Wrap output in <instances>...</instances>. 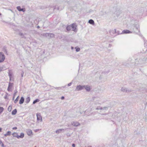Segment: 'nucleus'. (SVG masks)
Wrapping results in <instances>:
<instances>
[{"label": "nucleus", "mask_w": 147, "mask_h": 147, "mask_svg": "<svg viewBox=\"0 0 147 147\" xmlns=\"http://www.w3.org/2000/svg\"><path fill=\"white\" fill-rule=\"evenodd\" d=\"M100 107H97L96 109V110H100Z\"/></svg>", "instance_id": "42"}, {"label": "nucleus", "mask_w": 147, "mask_h": 147, "mask_svg": "<svg viewBox=\"0 0 147 147\" xmlns=\"http://www.w3.org/2000/svg\"><path fill=\"white\" fill-rule=\"evenodd\" d=\"M19 34L20 36H22V37H24V35L23 33H22L21 32H20L19 33Z\"/></svg>", "instance_id": "36"}, {"label": "nucleus", "mask_w": 147, "mask_h": 147, "mask_svg": "<svg viewBox=\"0 0 147 147\" xmlns=\"http://www.w3.org/2000/svg\"><path fill=\"white\" fill-rule=\"evenodd\" d=\"M132 33V32H131V31L126 30H124L122 32V34H127V33Z\"/></svg>", "instance_id": "12"}, {"label": "nucleus", "mask_w": 147, "mask_h": 147, "mask_svg": "<svg viewBox=\"0 0 147 147\" xmlns=\"http://www.w3.org/2000/svg\"><path fill=\"white\" fill-rule=\"evenodd\" d=\"M133 61L131 59H129L126 62H123L122 63V65L127 67H129L131 66L134 64Z\"/></svg>", "instance_id": "2"}, {"label": "nucleus", "mask_w": 147, "mask_h": 147, "mask_svg": "<svg viewBox=\"0 0 147 147\" xmlns=\"http://www.w3.org/2000/svg\"><path fill=\"white\" fill-rule=\"evenodd\" d=\"M16 92H15V93H14V95H13L14 96H13V99L14 98V96H15V95L16 93Z\"/></svg>", "instance_id": "45"}, {"label": "nucleus", "mask_w": 147, "mask_h": 147, "mask_svg": "<svg viewBox=\"0 0 147 147\" xmlns=\"http://www.w3.org/2000/svg\"><path fill=\"white\" fill-rule=\"evenodd\" d=\"M26 132L27 135L28 136H30V135L32 133V131L30 129H28L26 131Z\"/></svg>", "instance_id": "14"}, {"label": "nucleus", "mask_w": 147, "mask_h": 147, "mask_svg": "<svg viewBox=\"0 0 147 147\" xmlns=\"http://www.w3.org/2000/svg\"><path fill=\"white\" fill-rule=\"evenodd\" d=\"M5 57L2 52H0V63L3 62L5 60Z\"/></svg>", "instance_id": "3"}, {"label": "nucleus", "mask_w": 147, "mask_h": 147, "mask_svg": "<svg viewBox=\"0 0 147 147\" xmlns=\"http://www.w3.org/2000/svg\"><path fill=\"white\" fill-rule=\"evenodd\" d=\"M19 96H18L14 101L15 103H16L18 101Z\"/></svg>", "instance_id": "29"}, {"label": "nucleus", "mask_w": 147, "mask_h": 147, "mask_svg": "<svg viewBox=\"0 0 147 147\" xmlns=\"http://www.w3.org/2000/svg\"><path fill=\"white\" fill-rule=\"evenodd\" d=\"M3 109H4L3 107H0V114L3 111Z\"/></svg>", "instance_id": "33"}, {"label": "nucleus", "mask_w": 147, "mask_h": 147, "mask_svg": "<svg viewBox=\"0 0 147 147\" xmlns=\"http://www.w3.org/2000/svg\"><path fill=\"white\" fill-rule=\"evenodd\" d=\"M64 99V96H62L61 97V99L63 100Z\"/></svg>", "instance_id": "44"}, {"label": "nucleus", "mask_w": 147, "mask_h": 147, "mask_svg": "<svg viewBox=\"0 0 147 147\" xmlns=\"http://www.w3.org/2000/svg\"><path fill=\"white\" fill-rule=\"evenodd\" d=\"M0 144H1V146H2V147H3L4 144L1 140H0Z\"/></svg>", "instance_id": "35"}, {"label": "nucleus", "mask_w": 147, "mask_h": 147, "mask_svg": "<svg viewBox=\"0 0 147 147\" xmlns=\"http://www.w3.org/2000/svg\"><path fill=\"white\" fill-rule=\"evenodd\" d=\"M75 49H76V52H78L80 51V49L79 47L77 48L76 47Z\"/></svg>", "instance_id": "34"}, {"label": "nucleus", "mask_w": 147, "mask_h": 147, "mask_svg": "<svg viewBox=\"0 0 147 147\" xmlns=\"http://www.w3.org/2000/svg\"><path fill=\"white\" fill-rule=\"evenodd\" d=\"M11 110H12V106L10 105L8 107V111L9 112H10L11 111Z\"/></svg>", "instance_id": "26"}, {"label": "nucleus", "mask_w": 147, "mask_h": 147, "mask_svg": "<svg viewBox=\"0 0 147 147\" xmlns=\"http://www.w3.org/2000/svg\"><path fill=\"white\" fill-rule=\"evenodd\" d=\"M121 90L123 92H129L131 91V90H127V88L124 87H122L121 88Z\"/></svg>", "instance_id": "11"}, {"label": "nucleus", "mask_w": 147, "mask_h": 147, "mask_svg": "<svg viewBox=\"0 0 147 147\" xmlns=\"http://www.w3.org/2000/svg\"><path fill=\"white\" fill-rule=\"evenodd\" d=\"M117 11V10L115 12V14L117 15V16H118L120 13V12L119 11V10H118V11Z\"/></svg>", "instance_id": "32"}, {"label": "nucleus", "mask_w": 147, "mask_h": 147, "mask_svg": "<svg viewBox=\"0 0 147 147\" xmlns=\"http://www.w3.org/2000/svg\"><path fill=\"white\" fill-rule=\"evenodd\" d=\"M98 104H101V103H98Z\"/></svg>", "instance_id": "52"}, {"label": "nucleus", "mask_w": 147, "mask_h": 147, "mask_svg": "<svg viewBox=\"0 0 147 147\" xmlns=\"http://www.w3.org/2000/svg\"><path fill=\"white\" fill-rule=\"evenodd\" d=\"M17 112V110L16 109H15L14 110H13L11 113L12 115H15L16 114Z\"/></svg>", "instance_id": "20"}, {"label": "nucleus", "mask_w": 147, "mask_h": 147, "mask_svg": "<svg viewBox=\"0 0 147 147\" xmlns=\"http://www.w3.org/2000/svg\"><path fill=\"white\" fill-rule=\"evenodd\" d=\"M49 33H44L43 34V36H49Z\"/></svg>", "instance_id": "30"}, {"label": "nucleus", "mask_w": 147, "mask_h": 147, "mask_svg": "<svg viewBox=\"0 0 147 147\" xmlns=\"http://www.w3.org/2000/svg\"><path fill=\"white\" fill-rule=\"evenodd\" d=\"M71 28H72V30L74 32H76V24H73L71 25Z\"/></svg>", "instance_id": "7"}, {"label": "nucleus", "mask_w": 147, "mask_h": 147, "mask_svg": "<svg viewBox=\"0 0 147 147\" xmlns=\"http://www.w3.org/2000/svg\"><path fill=\"white\" fill-rule=\"evenodd\" d=\"M34 147H36V146H35Z\"/></svg>", "instance_id": "53"}, {"label": "nucleus", "mask_w": 147, "mask_h": 147, "mask_svg": "<svg viewBox=\"0 0 147 147\" xmlns=\"http://www.w3.org/2000/svg\"><path fill=\"white\" fill-rule=\"evenodd\" d=\"M13 84L12 83H10V82L9 83V85H8V87H9L10 88H11L13 86Z\"/></svg>", "instance_id": "27"}, {"label": "nucleus", "mask_w": 147, "mask_h": 147, "mask_svg": "<svg viewBox=\"0 0 147 147\" xmlns=\"http://www.w3.org/2000/svg\"><path fill=\"white\" fill-rule=\"evenodd\" d=\"M11 133V132L10 131H8L6 133V134H4V136H10V135Z\"/></svg>", "instance_id": "23"}, {"label": "nucleus", "mask_w": 147, "mask_h": 147, "mask_svg": "<svg viewBox=\"0 0 147 147\" xmlns=\"http://www.w3.org/2000/svg\"><path fill=\"white\" fill-rule=\"evenodd\" d=\"M39 100L38 99H37L33 101V104H35L36 103L38 102L39 101Z\"/></svg>", "instance_id": "28"}, {"label": "nucleus", "mask_w": 147, "mask_h": 147, "mask_svg": "<svg viewBox=\"0 0 147 147\" xmlns=\"http://www.w3.org/2000/svg\"><path fill=\"white\" fill-rule=\"evenodd\" d=\"M17 127H13V128H12V129H17Z\"/></svg>", "instance_id": "40"}, {"label": "nucleus", "mask_w": 147, "mask_h": 147, "mask_svg": "<svg viewBox=\"0 0 147 147\" xmlns=\"http://www.w3.org/2000/svg\"><path fill=\"white\" fill-rule=\"evenodd\" d=\"M12 73L11 72V70H9V72H8V75L9 77L10 78V80H11V77L12 76Z\"/></svg>", "instance_id": "17"}, {"label": "nucleus", "mask_w": 147, "mask_h": 147, "mask_svg": "<svg viewBox=\"0 0 147 147\" xmlns=\"http://www.w3.org/2000/svg\"><path fill=\"white\" fill-rule=\"evenodd\" d=\"M12 135L13 137H16L18 138V135L17 133L14 132L12 134Z\"/></svg>", "instance_id": "22"}, {"label": "nucleus", "mask_w": 147, "mask_h": 147, "mask_svg": "<svg viewBox=\"0 0 147 147\" xmlns=\"http://www.w3.org/2000/svg\"><path fill=\"white\" fill-rule=\"evenodd\" d=\"M141 59H140L139 60V61L140 62L139 63H144V62H141Z\"/></svg>", "instance_id": "38"}, {"label": "nucleus", "mask_w": 147, "mask_h": 147, "mask_svg": "<svg viewBox=\"0 0 147 147\" xmlns=\"http://www.w3.org/2000/svg\"><path fill=\"white\" fill-rule=\"evenodd\" d=\"M49 34L50 35L49 36H50V37L52 38L54 37L55 35L54 34L52 33Z\"/></svg>", "instance_id": "31"}, {"label": "nucleus", "mask_w": 147, "mask_h": 147, "mask_svg": "<svg viewBox=\"0 0 147 147\" xmlns=\"http://www.w3.org/2000/svg\"><path fill=\"white\" fill-rule=\"evenodd\" d=\"M5 52H6V53H7V51L6 50V49H5Z\"/></svg>", "instance_id": "47"}, {"label": "nucleus", "mask_w": 147, "mask_h": 147, "mask_svg": "<svg viewBox=\"0 0 147 147\" xmlns=\"http://www.w3.org/2000/svg\"><path fill=\"white\" fill-rule=\"evenodd\" d=\"M24 98L23 96L21 97L19 101V104H22L24 102Z\"/></svg>", "instance_id": "13"}, {"label": "nucleus", "mask_w": 147, "mask_h": 147, "mask_svg": "<svg viewBox=\"0 0 147 147\" xmlns=\"http://www.w3.org/2000/svg\"><path fill=\"white\" fill-rule=\"evenodd\" d=\"M88 23L92 25H94V22L93 20L92 19L88 21Z\"/></svg>", "instance_id": "21"}, {"label": "nucleus", "mask_w": 147, "mask_h": 147, "mask_svg": "<svg viewBox=\"0 0 147 147\" xmlns=\"http://www.w3.org/2000/svg\"><path fill=\"white\" fill-rule=\"evenodd\" d=\"M71 84H72V83H71V82H70V83H69V84H68L67 85H68V86H71Z\"/></svg>", "instance_id": "37"}, {"label": "nucleus", "mask_w": 147, "mask_h": 147, "mask_svg": "<svg viewBox=\"0 0 147 147\" xmlns=\"http://www.w3.org/2000/svg\"><path fill=\"white\" fill-rule=\"evenodd\" d=\"M84 88H85L87 91H89L91 90V88L90 86L88 85H84Z\"/></svg>", "instance_id": "8"}, {"label": "nucleus", "mask_w": 147, "mask_h": 147, "mask_svg": "<svg viewBox=\"0 0 147 147\" xmlns=\"http://www.w3.org/2000/svg\"><path fill=\"white\" fill-rule=\"evenodd\" d=\"M9 10L10 11L12 12H13V11L11 9H9Z\"/></svg>", "instance_id": "46"}, {"label": "nucleus", "mask_w": 147, "mask_h": 147, "mask_svg": "<svg viewBox=\"0 0 147 147\" xmlns=\"http://www.w3.org/2000/svg\"><path fill=\"white\" fill-rule=\"evenodd\" d=\"M17 9L18 10V11H22L24 12L25 11L24 10V9L23 8H21V7L20 6H18L17 7Z\"/></svg>", "instance_id": "16"}, {"label": "nucleus", "mask_w": 147, "mask_h": 147, "mask_svg": "<svg viewBox=\"0 0 147 147\" xmlns=\"http://www.w3.org/2000/svg\"><path fill=\"white\" fill-rule=\"evenodd\" d=\"M1 14L0 13V16L1 15Z\"/></svg>", "instance_id": "51"}, {"label": "nucleus", "mask_w": 147, "mask_h": 147, "mask_svg": "<svg viewBox=\"0 0 147 147\" xmlns=\"http://www.w3.org/2000/svg\"><path fill=\"white\" fill-rule=\"evenodd\" d=\"M71 49H74V47H71Z\"/></svg>", "instance_id": "50"}, {"label": "nucleus", "mask_w": 147, "mask_h": 147, "mask_svg": "<svg viewBox=\"0 0 147 147\" xmlns=\"http://www.w3.org/2000/svg\"><path fill=\"white\" fill-rule=\"evenodd\" d=\"M24 74V72H22L21 74V76L22 77L23 76Z\"/></svg>", "instance_id": "39"}, {"label": "nucleus", "mask_w": 147, "mask_h": 147, "mask_svg": "<svg viewBox=\"0 0 147 147\" xmlns=\"http://www.w3.org/2000/svg\"><path fill=\"white\" fill-rule=\"evenodd\" d=\"M37 28H40V26H37Z\"/></svg>", "instance_id": "49"}, {"label": "nucleus", "mask_w": 147, "mask_h": 147, "mask_svg": "<svg viewBox=\"0 0 147 147\" xmlns=\"http://www.w3.org/2000/svg\"><path fill=\"white\" fill-rule=\"evenodd\" d=\"M1 130H2V128H1L0 127V132L1 131Z\"/></svg>", "instance_id": "48"}, {"label": "nucleus", "mask_w": 147, "mask_h": 147, "mask_svg": "<svg viewBox=\"0 0 147 147\" xmlns=\"http://www.w3.org/2000/svg\"><path fill=\"white\" fill-rule=\"evenodd\" d=\"M84 88V85H78L77 86L75 90L76 91H79L83 90Z\"/></svg>", "instance_id": "4"}, {"label": "nucleus", "mask_w": 147, "mask_h": 147, "mask_svg": "<svg viewBox=\"0 0 147 147\" xmlns=\"http://www.w3.org/2000/svg\"><path fill=\"white\" fill-rule=\"evenodd\" d=\"M131 30H133V32L137 34L139 32V25L138 24H134L131 27Z\"/></svg>", "instance_id": "1"}, {"label": "nucleus", "mask_w": 147, "mask_h": 147, "mask_svg": "<svg viewBox=\"0 0 147 147\" xmlns=\"http://www.w3.org/2000/svg\"><path fill=\"white\" fill-rule=\"evenodd\" d=\"M71 26H67L66 27V30L67 31H69L71 30Z\"/></svg>", "instance_id": "25"}, {"label": "nucleus", "mask_w": 147, "mask_h": 147, "mask_svg": "<svg viewBox=\"0 0 147 147\" xmlns=\"http://www.w3.org/2000/svg\"><path fill=\"white\" fill-rule=\"evenodd\" d=\"M66 129H67L66 128H65V129H59L57 130L55 132L56 134H59L60 133H61L62 132H63L64 130H66Z\"/></svg>", "instance_id": "9"}, {"label": "nucleus", "mask_w": 147, "mask_h": 147, "mask_svg": "<svg viewBox=\"0 0 147 147\" xmlns=\"http://www.w3.org/2000/svg\"><path fill=\"white\" fill-rule=\"evenodd\" d=\"M92 100L95 101H100L102 100V98L98 97H92Z\"/></svg>", "instance_id": "6"}, {"label": "nucleus", "mask_w": 147, "mask_h": 147, "mask_svg": "<svg viewBox=\"0 0 147 147\" xmlns=\"http://www.w3.org/2000/svg\"><path fill=\"white\" fill-rule=\"evenodd\" d=\"M11 88H9V87H8V88H7V90L9 91L11 89Z\"/></svg>", "instance_id": "41"}, {"label": "nucleus", "mask_w": 147, "mask_h": 147, "mask_svg": "<svg viewBox=\"0 0 147 147\" xmlns=\"http://www.w3.org/2000/svg\"><path fill=\"white\" fill-rule=\"evenodd\" d=\"M71 123V124L74 126H78L80 125V123L76 121L72 122Z\"/></svg>", "instance_id": "10"}, {"label": "nucleus", "mask_w": 147, "mask_h": 147, "mask_svg": "<svg viewBox=\"0 0 147 147\" xmlns=\"http://www.w3.org/2000/svg\"><path fill=\"white\" fill-rule=\"evenodd\" d=\"M37 119L38 121H40L41 122L42 121V118L40 114V113H37L36 114Z\"/></svg>", "instance_id": "5"}, {"label": "nucleus", "mask_w": 147, "mask_h": 147, "mask_svg": "<svg viewBox=\"0 0 147 147\" xmlns=\"http://www.w3.org/2000/svg\"><path fill=\"white\" fill-rule=\"evenodd\" d=\"M24 134L23 133H21L20 136L18 135V138L19 139L20 138H22L24 137Z\"/></svg>", "instance_id": "15"}, {"label": "nucleus", "mask_w": 147, "mask_h": 147, "mask_svg": "<svg viewBox=\"0 0 147 147\" xmlns=\"http://www.w3.org/2000/svg\"><path fill=\"white\" fill-rule=\"evenodd\" d=\"M72 146L73 147H75V145L74 144H73L72 145Z\"/></svg>", "instance_id": "43"}, {"label": "nucleus", "mask_w": 147, "mask_h": 147, "mask_svg": "<svg viewBox=\"0 0 147 147\" xmlns=\"http://www.w3.org/2000/svg\"><path fill=\"white\" fill-rule=\"evenodd\" d=\"M6 69V67L4 66H2L0 67V72Z\"/></svg>", "instance_id": "18"}, {"label": "nucleus", "mask_w": 147, "mask_h": 147, "mask_svg": "<svg viewBox=\"0 0 147 147\" xmlns=\"http://www.w3.org/2000/svg\"><path fill=\"white\" fill-rule=\"evenodd\" d=\"M30 100V97H27L25 100V102L26 103H28Z\"/></svg>", "instance_id": "19"}, {"label": "nucleus", "mask_w": 147, "mask_h": 147, "mask_svg": "<svg viewBox=\"0 0 147 147\" xmlns=\"http://www.w3.org/2000/svg\"><path fill=\"white\" fill-rule=\"evenodd\" d=\"M100 110H107L108 109V107H100Z\"/></svg>", "instance_id": "24"}]
</instances>
